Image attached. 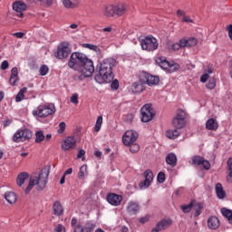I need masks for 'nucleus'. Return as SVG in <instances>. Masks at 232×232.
<instances>
[{"mask_svg": "<svg viewBox=\"0 0 232 232\" xmlns=\"http://www.w3.org/2000/svg\"><path fill=\"white\" fill-rule=\"evenodd\" d=\"M67 64L71 70L78 72V74L73 76L74 81H84V79L92 77L93 72H95L93 62L82 53H72Z\"/></svg>", "mask_w": 232, "mask_h": 232, "instance_id": "obj_1", "label": "nucleus"}, {"mask_svg": "<svg viewBox=\"0 0 232 232\" xmlns=\"http://www.w3.org/2000/svg\"><path fill=\"white\" fill-rule=\"evenodd\" d=\"M117 66V60L113 58L104 59L99 66V74L95 81L99 84H110L113 81V67Z\"/></svg>", "mask_w": 232, "mask_h": 232, "instance_id": "obj_2", "label": "nucleus"}, {"mask_svg": "<svg viewBox=\"0 0 232 232\" xmlns=\"http://www.w3.org/2000/svg\"><path fill=\"white\" fill-rule=\"evenodd\" d=\"M50 176V167L46 166L42 169L41 172L38 176H32L29 179V184L27 188L24 189L25 195H28L34 186H36L37 191H43L44 188H46V184H48V177Z\"/></svg>", "mask_w": 232, "mask_h": 232, "instance_id": "obj_3", "label": "nucleus"}, {"mask_svg": "<svg viewBox=\"0 0 232 232\" xmlns=\"http://www.w3.org/2000/svg\"><path fill=\"white\" fill-rule=\"evenodd\" d=\"M55 113V105L53 103L39 105L35 110L33 111L34 117H39L44 119L50 115Z\"/></svg>", "mask_w": 232, "mask_h": 232, "instance_id": "obj_4", "label": "nucleus"}, {"mask_svg": "<svg viewBox=\"0 0 232 232\" xmlns=\"http://www.w3.org/2000/svg\"><path fill=\"white\" fill-rule=\"evenodd\" d=\"M126 12V5L124 4H118L116 5H107L104 9V15L106 17H121L122 14Z\"/></svg>", "mask_w": 232, "mask_h": 232, "instance_id": "obj_5", "label": "nucleus"}, {"mask_svg": "<svg viewBox=\"0 0 232 232\" xmlns=\"http://www.w3.org/2000/svg\"><path fill=\"white\" fill-rule=\"evenodd\" d=\"M71 226L74 232H92L95 229L96 225L92 221L85 223L84 227L81 223L77 222V218H72L71 220Z\"/></svg>", "mask_w": 232, "mask_h": 232, "instance_id": "obj_6", "label": "nucleus"}, {"mask_svg": "<svg viewBox=\"0 0 232 232\" xmlns=\"http://www.w3.org/2000/svg\"><path fill=\"white\" fill-rule=\"evenodd\" d=\"M140 45L142 50H147L148 52H155L159 48V42L157 38L152 35L146 36L140 41Z\"/></svg>", "mask_w": 232, "mask_h": 232, "instance_id": "obj_7", "label": "nucleus"}, {"mask_svg": "<svg viewBox=\"0 0 232 232\" xmlns=\"http://www.w3.org/2000/svg\"><path fill=\"white\" fill-rule=\"evenodd\" d=\"M157 64L162 68V70H165V72H168V73H173L174 72H177L179 68H180V65L179 63H169L166 60V58H157L156 60Z\"/></svg>", "mask_w": 232, "mask_h": 232, "instance_id": "obj_8", "label": "nucleus"}, {"mask_svg": "<svg viewBox=\"0 0 232 232\" xmlns=\"http://www.w3.org/2000/svg\"><path fill=\"white\" fill-rule=\"evenodd\" d=\"M71 53L72 48H70V44H68V42H63L58 45L57 52L54 55L56 59H67Z\"/></svg>", "mask_w": 232, "mask_h": 232, "instance_id": "obj_9", "label": "nucleus"}, {"mask_svg": "<svg viewBox=\"0 0 232 232\" xmlns=\"http://www.w3.org/2000/svg\"><path fill=\"white\" fill-rule=\"evenodd\" d=\"M34 137V132L28 129H24L21 130H17L14 136V142H24V140H30Z\"/></svg>", "mask_w": 232, "mask_h": 232, "instance_id": "obj_10", "label": "nucleus"}, {"mask_svg": "<svg viewBox=\"0 0 232 232\" xmlns=\"http://www.w3.org/2000/svg\"><path fill=\"white\" fill-rule=\"evenodd\" d=\"M172 125L177 130H182L186 126V111L179 110L172 120Z\"/></svg>", "mask_w": 232, "mask_h": 232, "instance_id": "obj_11", "label": "nucleus"}, {"mask_svg": "<svg viewBox=\"0 0 232 232\" xmlns=\"http://www.w3.org/2000/svg\"><path fill=\"white\" fill-rule=\"evenodd\" d=\"M139 139V133L135 130H127L122 136L124 146H131Z\"/></svg>", "mask_w": 232, "mask_h": 232, "instance_id": "obj_12", "label": "nucleus"}, {"mask_svg": "<svg viewBox=\"0 0 232 232\" xmlns=\"http://www.w3.org/2000/svg\"><path fill=\"white\" fill-rule=\"evenodd\" d=\"M153 109L151 105L146 104L141 108V121L142 122H150V121L153 120Z\"/></svg>", "mask_w": 232, "mask_h": 232, "instance_id": "obj_13", "label": "nucleus"}, {"mask_svg": "<svg viewBox=\"0 0 232 232\" xmlns=\"http://www.w3.org/2000/svg\"><path fill=\"white\" fill-rule=\"evenodd\" d=\"M75 148H77V140L74 136H69L62 142L63 151H70V150H75Z\"/></svg>", "mask_w": 232, "mask_h": 232, "instance_id": "obj_14", "label": "nucleus"}, {"mask_svg": "<svg viewBox=\"0 0 232 232\" xmlns=\"http://www.w3.org/2000/svg\"><path fill=\"white\" fill-rule=\"evenodd\" d=\"M144 175V181L140 182L139 186L140 189H147L151 186V182H153V172L150 169H147L143 173Z\"/></svg>", "mask_w": 232, "mask_h": 232, "instance_id": "obj_15", "label": "nucleus"}, {"mask_svg": "<svg viewBox=\"0 0 232 232\" xmlns=\"http://www.w3.org/2000/svg\"><path fill=\"white\" fill-rule=\"evenodd\" d=\"M173 224L171 218L161 219L156 224V227L151 230V232H160L168 229Z\"/></svg>", "mask_w": 232, "mask_h": 232, "instance_id": "obj_16", "label": "nucleus"}, {"mask_svg": "<svg viewBox=\"0 0 232 232\" xmlns=\"http://www.w3.org/2000/svg\"><path fill=\"white\" fill-rule=\"evenodd\" d=\"M107 201L111 206H121V203L122 202V196L111 193L107 197Z\"/></svg>", "mask_w": 232, "mask_h": 232, "instance_id": "obj_17", "label": "nucleus"}, {"mask_svg": "<svg viewBox=\"0 0 232 232\" xmlns=\"http://www.w3.org/2000/svg\"><path fill=\"white\" fill-rule=\"evenodd\" d=\"M140 211V206L135 201H130L127 206V213L129 215H137Z\"/></svg>", "mask_w": 232, "mask_h": 232, "instance_id": "obj_18", "label": "nucleus"}, {"mask_svg": "<svg viewBox=\"0 0 232 232\" xmlns=\"http://www.w3.org/2000/svg\"><path fill=\"white\" fill-rule=\"evenodd\" d=\"M12 8L14 10V12L21 14V12H26L27 5L24 4V2L17 0L13 3Z\"/></svg>", "mask_w": 232, "mask_h": 232, "instance_id": "obj_19", "label": "nucleus"}, {"mask_svg": "<svg viewBox=\"0 0 232 232\" xmlns=\"http://www.w3.org/2000/svg\"><path fill=\"white\" fill-rule=\"evenodd\" d=\"M208 227L209 229H218L220 227V221L218 220V218L215 216H211L208 219Z\"/></svg>", "mask_w": 232, "mask_h": 232, "instance_id": "obj_20", "label": "nucleus"}, {"mask_svg": "<svg viewBox=\"0 0 232 232\" xmlns=\"http://www.w3.org/2000/svg\"><path fill=\"white\" fill-rule=\"evenodd\" d=\"M145 79L148 86H157L160 81L159 76H153L151 74H145Z\"/></svg>", "mask_w": 232, "mask_h": 232, "instance_id": "obj_21", "label": "nucleus"}, {"mask_svg": "<svg viewBox=\"0 0 232 232\" xmlns=\"http://www.w3.org/2000/svg\"><path fill=\"white\" fill-rule=\"evenodd\" d=\"M206 128L211 131L218 130V122L217 120L210 118L206 122Z\"/></svg>", "mask_w": 232, "mask_h": 232, "instance_id": "obj_22", "label": "nucleus"}, {"mask_svg": "<svg viewBox=\"0 0 232 232\" xmlns=\"http://www.w3.org/2000/svg\"><path fill=\"white\" fill-rule=\"evenodd\" d=\"M53 214L56 215V217H61L63 213H64V208H63V205H61V202L55 201L53 206Z\"/></svg>", "mask_w": 232, "mask_h": 232, "instance_id": "obj_23", "label": "nucleus"}, {"mask_svg": "<svg viewBox=\"0 0 232 232\" xmlns=\"http://www.w3.org/2000/svg\"><path fill=\"white\" fill-rule=\"evenodd\" d=\"M28 173L27 172H21L16 179V184L19 188L23 187L25 180H28Z\"/></svg>", "mask_w": 232, "mask_h": 232, "instance_id": "obj_24", "label": "nucleus"}, {"mask_svg": "<svg viewBox=\"0 0 232 232\" xmlns=\"http://www.w3.org/2000/svg\"><path fill=\"white\" fill-rule=\"evenodd\" d=\"M131 90L133 93H142L144 92V85L140 82H136L132 84Z\"/></svg>", "mask_w": 232, "mask_h": 232, "instance_id": "obj_25", "label": "nucleus"}, {"mask_svg": "<svg viewBox=\"0 0 232 232\" xmlns=\"http://www.w3.org/2000/svg\"><path fill=\"white\" fill-rule=\"evenodd\" d=\"M166 162L172 168H175L177 166V156L174 153H169L166 157Z\"/></svg>", "mask_w": 232, "mask_h": 232, "instance_id": "obj_26", "label": "nucleus"}, {"mask_svg": "<svg viewBox=\"0 0 232 232\" xmlns=\"http://www.w3.org/2000/svg\"><path fill=\"white\" fill-rule=\"evenodd\" d=\"M211 73H213V69L211 68V66H208V68L204 70V73L200 77V82H207Z\"/></svg>", "mask_w": 232, "mask_h": 232, "instance_id": "obj_27", "label": "nucleus"}, {"mask_svg": "<svg viewBox=\"0 0 232 232\" xmlns=\"http://www.w3.org/2000/svg\"><path fill=\"white\" fill-rule=\"evenodd\" d=\"M5 198L9 204H15V201L17 200V196H15V193L14 192H5Z\"/></svg>", "mask_w": 232, "mask_h": 232, "instance_id": "obj_28", "label": "nucleus"}, {"mask_svg": "<svg viewBox=\"0 0 232 232\" xmlns=\"http://www.w3.org/2000/svg\"><path fill=\"white\" fill-rule=\"evenodd\" d=\"M180 135V130L179 129H174V130H169L166 131V137L168 139H177Z\"/></svg>", "mask_w": 232, "mask_h": 232, "instance_id": "obj_29", "label": "nucleus"}, {"mask_svg": "<svg viewBox=\"0 0 232 232\" xmlns=\"http://www.w3.org/2000/svg\"><path fill=\"white\" fill-rule=\"evenodd\" d=\"M216 193L219 198H226V191H224V188L222 187V184L220 183L216 184Z\"/></svg>", "mask_w": 232, "mask_h": 232, "instance_id": "obj_30", "label": "nucleus"}, {"mask_svg": "<svg viewBox=\"0 0 232 232\" xmlns=\"http://www.w3.org/2000/svg\"><path fill=\"white\" fill-rule=\"evenodd\" d=\"M227 167H228V174L227 176V182L229 184H232V158H230L227 162Z\"/></svg>", "mask_w": 232, "mask_h": 232, "instance_id": "obj_31", "label": "nucleus"}, {"mask_svg": "<svg viewBox=\"0 0 232 232\" xmlns=\"http://www.w3.org/2000/svg\"><path fill=\"white\" fill-rule=\"evenodd\" d=\"M221 213H222L223 217L227 218L228 222L230 224H232V210L231 209H227V208H222L221 209Z\"/></svg>", "mask_w": 232, "mask_h": 232, "instance_id": "obj_32", "label": "nucleus"}, {"mask_svg": "<svg viewBox=\"0 0 232 232\" xmlns=\"http://www.w3.org/2000/svg\"><path fill=\"white\" fill-rule=\"evenodd\" d=\"M27 89L26 87L22 88L19 92L16 94L15 97V102H21V101H23V99H24V93H26Z\"/></svg>", "mask_w": 232, "mask_h": 232, "instance_id": "obj_33", "label": "nucleus"}, {"mask_svg": "<svg viewBox=\"0 0 232 232\" xmlns=\"http://www.w3.org/2000/svg\"><path fill=\"white\" fill-rule=\"evenodd\" d=\"M83 47L88 48L89 50H92L93 52H96V53H101V48H99L97 45L83 44Z\"/></svg>", "mask_w": 232, "mask_h": 232, "instance_id": "obj_34", "label": "nucleus"}, {"mask_svg": "<svg viewBox=\"0 0 232 232\" xmlns=\"http://www.w3.org/2000/svg\"><path fill=\"white\" fill-rule=\"evenodd\" d=\"M35 137V142L37 143L43 142L44 140V133L43 132V130L36 131Z\"/></svg>", "mask_w": 232, "mask_h": 232, "instance_id": "obj_35", "label": "nucleus"}, {"mask_svg": "<svg viewBox=\"0 0 232 232\" xmlns=\"http://www.w3.org/2000/svg\"><path fill=\"white\" fill-rule=\"evenodd\" d=\"M204 158L200 156H194L192 157V165L194 166H200L202 164V160Z\"/></svg>", "mask_w": 232, "mask_h": 232, "instance_id": "obj_36", "label": "nucleus"}, {"mask_svg": "<svg viewBox=\"0 0 232 232\" xmlns=\"http://www.w3.org/2000/svg\"><path fill=\"white\" fill-rule=\"evenodd\" d=\"M87 170H88V166L82 165V166L80 168V171H79V173H78V179H84V175H85V173H86Z\"/></svg>", "mask_w": 232, "mask_h": 232, "instance_id": "obj_37", "label": "nucleus"}, {"mask_svg": "<svg viewBox=\"0 0 232 232\" xmlns=\"http://www.w3.org/2000/svg\"><path fill=\"white\" fill-rule=\"evenodd\" d=\"M102 126V116H98L96 124L94 126V130L97 132L101 131Z\"/></svg>", "mask_w": 232, "mask_h": 232, "instance_id": "obj_38", "label": "nucleus"}, {"mask_svg": "<svg viewBox=\"0 0 232 232\" xmlns=\"http://www.w3.org/2000/svg\"><path fill=\"white\" fill-rule=\"evenodd\" d=\"M129 146L130 153H137L140 150V146L137 143H131Z\"/></svg>", "mask_w": 232, "mask_h": 232, "instance_id": "obj_39", "label": "nucleus"}, {"mask_svg": "<svg viewBox=\"0 0 232 232\" xmlns=\"http://www.w3.org/2000/svg\"><path fill=\"white\" fill-rule=\"evenodd\" d=\"M63 5L65 8H75V4L72 0H63Z\"/></svg>", "mask_w": 232, "mask_h": 232, "instance_id": "obj_40", "label": "nucleus"}, {"mask_svg": "<svg viewBox=\"0 0 232 232\" xmlns=\"http://www.w3.org/2000/svg\"><path fill=\"white\" fill-rule=\"evenodd\" d=\"M181 209H182L183 213H189V211H191V209H193V202H190L188 205L181 206Z\"/></svg>", "mask_w": 232, "mask_h": 232, "instance_id": "obj_41", "label": "nucleus"}, {"mask_svg": "<svg viewBox=\"0 0 232 232\" xmlns=\"http://www.w3.org/2000/svg\"><path fill=\"white\" fill-rule=\"evenodd\" d=\"M49 70L50 69L47 67V65H42L39 69L40 75H42V77H44V75L48 74Z\"/></svg>", "mask_w": 232, "mask_h": 232, "instance_id": "obj_42", "label": "nucleus"}, {"mask_svg": "<svg viewBox=\"0 0 232 232\" xmlns=\"http://www.w3.org/2000/svg\"><path fill=\"white\" fill-rule=\"evenodd\" d=\"M157 180L160 184H164L166 181V174H164V172H159Z\"/></svg>", "mask_w": 232, "mask_h": 232, "instance_id": "obj_43", "label": "nucleus"}, {"mask_svg": "<svg viewBox=\"0 0 232 232\" xmlns=\"http://www.w3.org/2000/svg\"><path fill=\"white\" fill-rule=\"evenodd\" d=\"M215 86H217L215 79H210L208 81V82L207 83L206 88H208V90H213V88H215Z\"/></svg>", "mask_w": 232, "mask_h": 232, "instance_id": "obj_44", "label": "nucleus"}, {"mask_svg": "<svg viewBox=\"0 0 232 232\" xmlns=\"http://www.w3.org/2000/svg\"><path fill=\"white\" fill-rule=\"evenodd\" d=\"M188 43V46H197L198 41L197 40V38H189L188 40H187Z\"/></svg>", "mask_w": 232, "mask_h": 232, "instance_id": "obj_45", "label": "nucleus"}, {"mask_svg": "<svg viewBox=\"0 0 232 232\" xmlns=\"http://www.w3.org/2000/svg\"><path fill=\"white\" fill-rule=\"evenodd\" d=\"M201 164L203 165L204 169H211V163H209L207 160L203 159Z\"/></svg>", "mask_w": 232, "mask_h": 232, "instance_id": "obj_46", "label": "nucleus"}, {"mask_svg": "<svg viewBox=\"0 0 232 232\" xmlns=\"http://www.w3.org/2000/svg\"><path fill=\"white\" fill-rule=\"evenodd\" d=\"M111 90H119V80H112L111 82Z\"/></svg>", "mask_w": 232, "mask_h": 232, "instance_id": "obj_47", "label": "nucleus"}, {"mask_svg": "<svg viewBox=\"0 0 232 232\" xmlns=\"http://www.w3.org/2000/svg\"><path fill=\"white\" fill-rule=\"evenodd\" d=\"M71 102H72V104H79V94H72V96L71 97Z\"/></svg>", "mask_w": 232, "mask_h": 232, "instance_id": "obj_48", "label": "nucleus"}, {"mask_svg": "<svg viewBox=\"0 0 232 232\" xmlns=\"http://www.w3.org/2000/svg\"><path fill=\"white\" fill-rule=\"evenodd\" d=\"M200 209H202V204L198 203L197 208H195L194 217H199L200 215Z\"/></svg>", "mask_w": 232, "mask_h": 232, "instance_id": "obj_49", "label": "nucleus"}, {"mask_svg": "<svg viewBox=\"0 0 232 232\" xmlns=\"http://www.w3.org/2000/svg\"><path fill=\"white\" fill-rule=\"evenodd\" d=\"M64 130H66V123L64 121H62L59 123L58 133H63Z\"/></svg>", "mask_w": 232, "mask_h": 232, "instance_id": "obj_50", "label": "nucleus"}, {"mask_svg": "<svg viewBox=\"0 0 232 232\" xmlns=\"http://www.w3.org/2000/svg\"><path fill=\"white\" fill-rule=\"evenodd\" d=\"M17 81H19V77L18 76H10L9 84H11L12 86H15V82Z\"/></svg>", "mask_w": 232, "mask_h": 232, "instance_id": "obj_51", "label": "nucleus"}, {"mask_svg": "<svg viewBox=\"0 0 232 232\" xmlns=\"http://www.w3.org/2000/svg\"><path fill=\"white\" fill-rule=\"evenodd\" d=\"M43 5H45L46 6H52L53 5V0H38Z\"/></svg>", "mask_w": 232, "mask_h": 232, "instance_id": "obj_52", "label": "nucleus"}, {"mask_svg": "<svg viewBox=\"0 0 232 232\" xmlns=\"http://www.w3.org/2000/svg\"><path fill=\"white\" fill-rule=\"evenodd\" d=\"M54 232H65L64 226L59 224L55 227Z\"/></svg>", "mask_w": 232, "mask_h": 232, "instance_id": "obj_53", "label": "nucleus"}, {"mask_svg": "<svg viewBox=\"0 0 232 232\" xmlns=\"http://www.w3.org/2000/svg\"><path fill=\"white\" fill-rule=\"evenodd\" d=\"M179 48H184V47L188 46V40L181 39L179 41Z\"/></svg>", "mask_w": 232, "mask_h": 232, "instance_id": "obj_54", "label": "nucleus"}, {"mask_svg": "<svg viewBox=\"0 0 232 232\" xmlns=\"http://www.w3.org/2000/svg\"><path fill=\"white\" fill-rule=\"evenodd\" d=\"M18 75H19V72L17 71V67H14L11 70V76L12 77H18Z\"/></svg>", "mask_w": 232, "mask_h": 232, "instance_id": "obj_55", "label": "nucleus"}, {"mask_svg": "<svg viewBox=\"0 0 232 232\" xmlns=\"http://www.w3.org/2000/svg\"><path fill=\"white\" fill-rule=\"evenodd\" d=\"M8 66H9L8 61L5 60L1 63V70H8Z\"/></svg>", "mask_w": 232, "mask_h": 232, "instance_id": "obj_56", "label": "nucleus"}, {"mask_svg": "<svg viewBox=\"0 0 232 232\" xmlns=\"http://www.w3.org/2000/svg\"><path fill=\"white\" fill-rule=\"evenodd\" d=\"M149 221H150V216H146V217H143V218H140V224H146V222H149Z\"/></svg>", "mask_w": 232, "mask_h": 232, "instance_id": "obj_57", "label": "nucleus"}, {"mask_svg": "<svg viewBox=\"0 0 232 232\" xmlns=\"http://www.w3.org/2000/svg\"><path fill=\"white\" fill-rule=\"evenodd\" d=\"M86 155V151L84 150H80L77 154V159H82Z\"/></svg>", "mask_w": 232, "mask_h": 232, "instance_id": "obj_58", "label": "nucleus"}, {"mask_svg": "<svg viewBox=\"0 0 232 232\" xmlns=\"http://www.w3.org/2000/svg\"><path fill=\"white\" fill-rule=\"evenodd\" d=\"M14 37H17V39H23L24 37V34L22 32L14 33L13 34Z\"/></svg>", "mask_w": 232, "mask_h": 232, "instance_id": "obj_59", "label": "nucleus"}, {"mask_svg": "<svg viewBox=\"0 0 232 232\" xmlns=\"http://www.w3.org/2000/svg\"><path fill=\"white\" fill-rule=\"evenodd\" d=\"M227 30L228 32V37H229L230 41H232V24L228 25L227 27Z\"/></svg>", "mask_w": 232, "mask_h": 232, "instance_id": "obj_60", "label": "nucleus"}, {"mask_svg": "<svg viewBox=\"0 0 232 232\" xmlns=\"http://www.w3.org/2000/svg\"><path fill=\"white\" fill-rule=\"evenodd\" d=\"M172 50L174 52H177V51L180 50V45L179 44H172Z\"/></svg>", "mask_w": 232, "mask_h": 232, "instance_id": "obj_61", "label": "nucleus"}, {"mask_svg": "<svg viewBox=\"0 0 232 232\" xmlns=\"http://www.w3.org/2000/svg\"><path fill=\"white\" fill-rule=\"evenodd\" d=\"M184 23H193V20L189 16H184L183 17Z\"/></svg>", "mask_w": 232, "mask_h": 232, "instance_id": "obj_62", "label": "nucleus"}, {"mask_svg": "<svg viewBox=\"0 0 232 232\" xmlns=\"http://www.w3.org/2000/svg\"><path fill=\"white\" fill-rule=\"evenodd\" d=\"M73 169L72 168H69L67 170H65L64 172V176L66 177V175H72Z\"/></svg>", "mask_w": 232, "mask_h": 232, "instance_id": "obj_63", "label": "nucleus"}, {"mask_svg": "<svg viewBox=\"0 0 232 232\" xmlns=\"http://www.w3.org/2000/svg\"><path fill=\"white\" fill-rule=\"evenodd\" d=\"M177 15H179V17H180V15L185 16V15H186V13H184V11L179 9V10L177 11Z\"/></svg>", "mask_w": 232, "mask_h": 232, "instance_id": "obj_64", "label": "nucleus"}]
</instances>
